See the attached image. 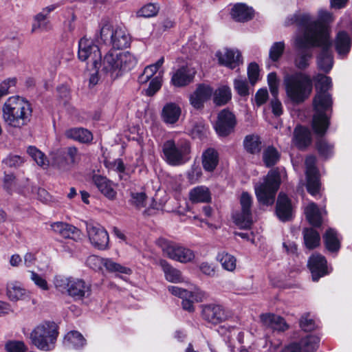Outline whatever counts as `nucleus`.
<instances>
[{
    "label": "nucleus",
    "instance_id": "obj_34",
    "mask_svg": "<svg viewBox=\"0 0 352 352\" xmlns=\"http://www.w3.org/2000/svg\"><path fill=\"white\" fill-rule=\"evenodd\" d=\"M351 44V38L346 32L340 31L338 33L336 40V49L340 56H344L349 52Z\"/></svg>",
    "mask_w": 352,
    "mask_h": 352
},
{
    "label": "nucleus",
    "instance_id": "obj_48",
    "mask_svg": "<svg viewBox=\"0 0 352 352\" xmlns=\"http://www.w3.org/2000/svg\"><path fill=\"white\" fill-rule=\"evenodd\" d=\"M27 152L38 166L43 168L48 166L49 163L45 155L37 148L30 146L28 148Z\"/></svg>",
    "mask_w": 352,
    "mask_h": 352
},
{
    "label": "nucleus",
    "instance_id": "obj_58",
    "mask_svg": "<svg viewBox=\"0 0 352 352\" xmlns=\"http://www.w3.org/2000/svg\"><path fill=\"white\" fill-rule=\"evenodd\" d=\"M267 82L270 92L274 98L278 94L279 80L275 72L270 73L267 76Z\"/></svg>",
    "mask_w": 352,
    "mask_h": 352
},
{
    "label": "nucleus",
    "instance_id": "obj_28",
    "mask_svg": "<svg viewBox=\"0 0 352 352\" xmlns=\"http://www.w3.org/2000/svg\"><path fill=\"white\" fill-rule=\"evenodd\" d=\"M114 49L120 50L127 47L130 45L131 38L124 28L116 27V31L110 40Z\"/></svg>",
    "mask_w": 352,
    "mask_h": 352
},
{
    "label": "nucleus",
    "instance_id": "obj_8",
    "mask_svg": "<svg viewBox=\"0 0 352 352\" xmlns=\"http://www.w3.org/2000/svg\"><path fill=\"white\" fill-rule=\"evenodd\" d=\"M58 335L57 324L47 321L36 326L30 334V339L38 349L48 351L54 348Z\"/></svg>",
    "mask_w": 352,
    "mask_h": 352
},
{
    "label": "nucleus",
    "instance_id": "obj_21",
    "mask_svg": "<svg viewBox=\"0 0 352 352\" xmlns=\"http://www.w3.org/2000/svg\"><path fill=\"white\" fill-rule=\"evenodd\" d=\"M215 56L220 65L230 69L235 68L241 62V53L236 50L224 48L217 51Z\"/></svg>",
    "mask_w": 352,
    "mask_h": 352
},
{
    "label": "nucleus",
    "instance_id": "obj_35",
    "mask_svg": "<svg viewBox=\"0 0 352 352\" xmlns=\"http://www.w3.org/2000/svg\"><path fill=\"white\" fill-rule=\"evenodd\" d=\"M7 296L12 301L23 300L30 298V293L16 283L8 285Z\"/></svg>",
    "mask_w": 352,
    "mask_h": 352
},
{
    "label": "nucleus",
    "instance_id": "obj_40",
    "mask_svg": "<svg viewBox=\"0 0 352 352\" xmlns=\"http://www.w3.org/2000/svg\"><path fill=\"white\" fill-rule=\"evenodd\" d=\"M217 261H219L222 267L228 272H234L236 267V258L231 254L223 251L217 255Z\"/></svg>",
    "mask_w": 352,
    "mask_h": 352
},
{
    "label": "nucleus",
    "instance_id": "obj_29",
    "mask_svg": "<svg viewBox=\"0 0 352 352\" xmlns=\"http://www.w3.org/2000/svg\"><path fill=\"white\" fill-rule=\"evenodd\" d=\"M293 143L298 148L302 149L306 148L311 143V133L305 127L298 126L294 131Z\"/></svg>",
    "mask_w": 352,
    "mask_h": 352
},
{
    "label": "nucleus",
    "instance_id": "obj_52",
    "mask_svg": "<svg viewBox=\"0 0 352 352\" xmlns=\"http://www.w3.org/2000/svg\"><path fill=\"white\" fill-rule=\"evenodd\" d=\"M48 15L43 13L41 10L34 16V23L33 24L32 31H36V29L42 30H48L50 29V23L47 20Z\"/></svg>",
    "mask_w": 352,
    "mask_h": 352
},
{
    "label": "nucleus",
    "instance_id": "obj_26",
    "mask_svg": "<svg viewBox=\"0 0 352 352\" xmlns=\"http://www.w3.org/2000/svg\"><path fill=\"white\" fill-rule=\"evenodd\" d=\"M94 182L100 192L107 198L113 200L116 198L117 192L114 184L107 178L101 175H95Z\"/></svg>",
    "mask_w": 352,
    "mask_h": 352
},
{
    "label": "nucleus",
    "instance_id": "obj_12",
    "mask_svg": "<svg viewBox=\"0 0 352 352\" xmlns=\"http://www.w3.org/2000/svg\"><path fill=\"white\" fill-rule=\"evenodd\" d=\"M316 29L315 32L317 40L318 41V47H321L322 50L318 56V66L320 69L328 72L333 67V56L330 50L331 43L327 39V31L324 27L321 25L314 26Z\"/></svg>",
    "mask_w": 352,
    "mask_h": 352
},
{
    "label": "nucleus",
    "instance_id": "obj_64",
    "mask_svg": "<svg viewBox=\"0 0 352 352\" xmlns=\"http://www.w3.org/2000/svg\"><path fill=\"white\" fill-rule=\"evenodd\" d=\"M317 149L321 155L327 157L332 153L333 146L322 139L317 142Z\"/></svg>",
    "mask_w": 352,
    "mask_h": 352
},
{
    "label": "nucleus",
    "instance_id": "obj_56",
    "mask_svg": "<svg viewBox=\"0 0 352 352\" xmlns=\"http://www.w3.org/2000/svg\"><path fill=\"white\" fill-rule=\"evenodd\" d=\"M163 72H160L158 75L155 76L149 83V86L146 90L148 96H151L159 91L162 85Z\"/></svg>",
    "mask_w": 352,
    "mask_h": 352
},
{
    "label": "nucleus",
    "instance_id": "obj_9",
    "mask_svg": "<svg viewBox=\"0 0 352 352\" xmlns=\"http://www.w3.org/2000/svg\"><path fill=\"white\" fill-rule=\"evenodd\" d=\"M54 285L60 292H66L76 300H81L90 294V287L82 279L56 275L54 278Z\"/></svg>",
    "mask_w": 352,
    "mask_h": 352
},
{
    "label": "nucleus",
    "instance_id": "obj_31",
    "mask_svg": "<svg viewBox=\"0 0 352 352\" xmlns=\"http://www.w3.org/2000/svg\"><path fill=\"white\" fill-rule=\"evenodd\" d=\"M254 11L252 8L248 7L245 3H236L231 10L232 17L237 21H247L252 19Z\"/></svg>",
    "mask_w": 352,
    "mask_h": 352
},
{
    "label": "nucleus",
    "instance_id": "obj_20",
    "mask_svg": "<svg viewBox=\"0 0 352 352\" xmlns=\"http://www.w3.org/2000/svg\"><path fill=\"white\" fill-rule=\"evenodd\" d=\"M308 266L311 272L312 279L317 281L320 277L329 274L327 260L320 254H314L309 259Z\"/></svg>",
    "mask_w": 352,
    "mask_h": 352
},
{
    "label": "nucleus",
    "instance_id": "obj_37",
    "mask_svg": "<svg viewBox=\"0 0 352 352\" xmlns=\"http://www.w3.org/2000/svg\"><path fill=\"white\" fill-rule=\"evenodd\" d=\"M160 265L164 273L166 279L171 283H181L184 280L182 272L173 267L166 261H161Z\"/></svg>",
    "mask_w": 352,
    "mask_h": 352
},
{
    "label": "nucleus",
    "instance_id": "obj_13",
    "mask_svg": "<svg viewBox=\"0 0 352 352\" xmlns=\"http://www.w3.org/2000/svg\"><path fill=\"white\" fill-rule=\"evenodd\" d=\"M168 292L173 295L182 299V308L190 313L195 311L194 302H202L207 298V294L198 287L192 290L183 289L177 286H168Z\"/></svg>",
    "mask_w": 352,
    "mask_h": 352
},
{
    "label": "nucleus",
    "instance_id": "obj_5",
    "mask_svg": "<svg viewBox=\"0 0 352 352\" xmlns=\"http://www.w3.org/2000/svg\"><path fill=\"white\" fill-rule=\"evenodd\" d=\"M315 111L312 120V128L318 135L322 136L329 125V113L332 108V99L328 92L318 91L313 99Z\"/></svg>",
    "mask_w": 352,
    "mask_h": 352
},
{
    "label": "nucleus",
    "instance_id": "obj_59",
    "mask_svg": "<svg viewBox=\"0 0 352 352\" xmlns=\"http://www.w3.org/2000/svg\"><path fill=\"white\" fill-rule=\"evenodd\" d=\"M7 352H26L28 347L22 341L12 340L6 344Z\"/></svg>",
    "mask_w": 352,
    "mask_h": 352
},
{
    "label": "nucleus",
    "instance_id": "obj_2",
    "mask_svg": "<svg viewBox=\"0 0 352 352\" xmlns=\"http://www.w3.org/2000/svg\"><path fill=\"white\" fill-rule=\"evenodd\" d=\"M283 85L286 96L294 104H300L310 96L313 84L309 76L301 72L285 74Z\"/></svg>",
    "mask_w": 352,
    "mask_h": 352
},
{
    "label": "nucleus",
    "instance_id": "obj_7",
    "mask_svg": "<svg viewBox=\"0 0 352 352\" xmlns=\"http://www.w3.org/2000/svg\"><path fill=\"white\" fill-rule=\"evenodd\" d=\"M313 27L306 29V31L300 32L296 35L294 45L298 50V54L295 58V65L299 69H305L309 65V62L312 57L311 48L318 45L316 32Z\"/></svg>",
    "mask_w": 352,
    "mask_h": 352
},
{
    "label": "nucleus",
    "instance_id": "obj_47",
    "mask_svg": "<svg viewBox=\"0 0 352 352\" xmlns=\"http://www.w3.org/2000/svg\"><path fill=\"white\" fill-rule=\"evenodd\" d=\"M261 141L257 135H249L244 140V147L245 150L252 154L257 153L261 151Z\"/></svg>",
    "mask_w": 352,
    "mask_h": 352
},
{
    "label": "nucleus",
    "instance_id": "obj_17",
    "mask_svg": "<svg viewBox=\"0 0 352 352\" xmlns=\"http://www.w3.org/2000/svg\"><path fill=\"white\" fill-rule=\"evenodd\" d=\"M86 230L92 245L99 250L107 248L109 234L102 226L91 222L86 223Z\"/></svg>",
    "mask_w": 352,
    "mask_h": 352
},
{
    "label": "nucleus",
    "instance_id": "obj_39",
    "mask_svg": "<svg viewBox=\"0 0 352 352\" xmlns=\"http://www.w3.org/2000/svg\"><path fill=\"white\" fill-rule=\"evenodd\" d=\"M304 243L307 248L309 250L318 247L320 244V236L313 228H305L303 230Z\"/></svg>",
    "mask_w": 352,
    "mask_h": 352
},
{
    "label": "nucleus",
    "instance_id": "obj_23",
    "mask_svg": "<svg viewBox=\"0 0 352 352\" xmlns=\"http://www.w3.org/2000/svg\"><path fill=\"white\" fill-rule=\"evenodd\" d=\"M276 212L283 221H289L292 217V206L287 196L283 192H280L278 196Z\"/></svg>",
    "mask_w": 352,
    "mask_h": 352
},
{
    "label": "nucleus",
    "instance_id": "obj_4",
    "mask_svg": "<svg viewBox=\"0 0 352 352\" xmlns=\"http://www.w3.org/2000/svg\"><path fill=\"white\" fill-rule=\"evenodd\" d=\"M286 176L285 169H272L263 179L254 185L256 198L262 204L272 205L281 179Z\"/></svg>",
    "mask_w": 352,
    "mask_h": 352
},
{
    "label": "nucleus",
    "instance_id": "obj_60",
    "mask_svg": "<svg viewBox=\"0 0 352 352\" xmlns=\"http://www.w3.org/2000/svg\"><path fill=\"white\" fill-rule=\"evenodd\" d=\"M236 331H237V329L235 327L228 324L221 325L218 329L219 333L222 336L228 338L229 340L234 339Z\"/></svg>",
    "mask_w": 352,
    "mask_h": 352
},
{
    "label": "nucleus",
    "instance_id": "obj_61",
    "mask_svg": "<svg viewBox=\"0 0 352 352\" xmlns=\"http://www.w3.org/2000/svg\"><path fill=\"white\" fill-rule=\"evenodd\" d=\"M30 279L38 288L45 291L49 289L47 282L43 276L34 272V271H30Z\"/></svg>",
    "mask_w": 352,
    "mask_h": 352
},
{
    "label": "nucleus",
    "instance_id": "obj_45",
    "mask_svg": "<svg viewBox=\"0 0 352 352\" xmlns=\"http://www.w3.org/2000/svg\"><path fill=\"white\" fill-rule=\"evenodd\" d=\"M232 97L231 90L227 86H221L214 92L213 101L219 106L226 104Z\"/></svg>",
    "mask_w": 352,
    "mask_h": 352
},
{
    "label": "nucleus",
    "instance_id": "obj_25",
    "mask_svg": "<svg viewBox=\"0 0 352 352\" xmlns=\"http://www.w3.org/2000/svg\"><path fill=\"white\" fill-rule=\"evenodd\" d=\"M212 94V89L207 85H199L197 89L190 96L191 105L196 108L202 107L204 102L208 100Z\"/></svg>",
    "mask_w": 352,
    "mask_h": 352
},
{
    "label": "nucleus",
    "instance_id": "obj_36",
    "mask_svg": "<svg viewBox=\"0 0 352 352\" xmlns=\"http://www.w3.org/2000/svg\"><path fill=\"white\" fill-rule=\"evenodd\" d=\"M189 199L192 203H206L211 199L209 189L204 186H197L189 192Z\"/></svg>",
    "mask_w": 352,
    "mask_h": 352
},
{
    "label": "nucleus",
    "instance_id": "obj_33",
    "mask_svg": "<svg viewBox=\"0 0 352 352\" xmlns=\"http://www.w3.org/2000/svg\"><path fill=\"white\" fill-rule=\"evenodd\" d=\"M219 163V155L214 148H208L202 154V166L206 171L212 172Z\"/></svg>",
    "mask_w": 352,
    "mask_h": 352
},
{
    "label": "nucleus",
    "instance_id": "obj_55",
    "mask_svg": "<svg viewBox=\"0 0 352 352\" xmlns=\"http://www.w3.org/2000/svg\"><path fill=\"white\" fill-rule=\"evenodd\" d=\"M285 50L284 42H276L271 46L269 52V58L273 62H276L279 60Z\"/></svg>",
    "mask_w": 352,
    "mask_h": 352
},
{
    "label": "nucleus",
    "instance_id": "obj_19",
    "mask_svg": "<svg viewBox=\"0 0 352 352\" xmlns=\"http://www.w3.org/2000/svg\"><path fill=\"white\" fill-rule=\"evenodd\" d=\"M234 115L227 109L222 110L218 115L214 129L220 136H227L234 131L236 125Z\"/></svg>",
    "mask_w": 352,
    "mask_h": 352
},
{
    "label": "nucleus",
    "instance_id": "obj_6",
    "mask_svg": "<svg viewBox=\"0 0 352 352\" xmlns=\"http://www.w3.org/2000/svg\"><path fill=\"white\" fill-rule=\"evenodd\" d=\"M162 158L168 164L182 166L190 160V143L184 138L167 140L162 146Z\"/></svg>",
    "mask_w": 352,
    "mask_h": 352
},
{
    "label": "nucleus",
    "instance_id": "obj_43",
    "mask_svg": "<svg viewBox=\"0 0 352 352\" xmlns=\"http://www.w3.org/2000/svg\"><path fill=\"white\" fill-rule=\"evenodd\" d=\"M327 249L330 252H337L340 249V241L336 231L332 228L327 230L324 236Z\"/></svg>",
    "mask_w": 352,
    "mask_h": 352
},
{
    "label": "nucleus",
    "instance_id": "obj_24",
    "mask_svg": "<svg viewBox=\"0 0 352 352\" xmlns=\"http://www.w3.org/2000/svg\"><path fill=\"white\" fill-rule=\"evenodd\" d=\"M181 114L182 109L177 104L168 102L164 106L161 116L164 123L173 125L177 122Z\"/></svg>",
    "mask_w": 352,
    "mask_h": 352
},
{
    "label": "nucleus",
    "instance_id": "obj_15",
    "mask_svg": "<svg viewBox=\"0 0 352 352\" xmlns=\"http://www.w3.org/2000/svg\"><path fill=\"white\" fill-rule=\"evenodd\" d=\"M252 197L248 192H243L240 197L241 211L233 214V219L235 224L240 228H250L252 219L251 207L252 205Z\"/></svg>",
    "mask_w": 352,
    "mask_h": 352
},
{
    "label": "nucleus",
    "instance_id": "obj_32",
    "mask_svg": "<svg viewBox=\"0 0 352 352\" xmlns=\"http://www.w3.org/2000/svg\"><path fill=\"white\" fill-rule=\"evenodd\" d=\"M192 79V75L189 69L182 67L173 73L171 78V83L177 87H181L189 84Z\"/></svg>",
    "mask_w": 352,
    "mask_h": 352
},
{
    "label": "nucleus",
    "instance_id": "obj_49",
    "mask_svg": "<svg viewBox=\"0 0 352 352\" xmlns=\"http://www.w3.org/2000/svg\"><path fill=\"white\" fill-rule=\"evenodd\" d=\"M116 31V28H113L112 23L108 19H102L100 24V38L104 41H106L113 36Z\"/></svg>",
    "mask_w": 352,
    "mask_h": 352
},
{
    "label": "nucleus",
    "instance_id": "obj_50",
    "mask_svg": "<svg viewBox=\"0 0 352 352\" xmlns=\"http://www.w3.org/2000/svg\"><path fill=\"white\" fill-rule=\"evenodd\" d=\"M263 159L266 166L270 167L274 165L278 161L279 153L275 148L268 146L263 151Z\"/></svg>",
    "mask_w": 352,
    "mask_h": 352
},
{
    "label": "nucleus",
    "instance_id": "obj_11",
    "mask_svg": "<svg viewBox=\"0 0 352 352\" xmlns=\"http://www.w3.org/2000/svg\"><path fill=\"white\" fill-rule=\"evenodd\" d=\"M158 243L164 254L173 261L187 263L193 261L195 258L193 250L180 243L168 241L165 239H160Z\"/></svg>",
    "mask_w": 352,
    "mask_h": 352
},
{
    "label": "nucleus",
    "instance_id": "obj_16",
    "mask_svg": "<svg viewBox=\"0 0 352 352\" xmlns=\"http://www.w3.org/2000/svg\"><path fill=\"white\" fill-rule=\"evenodd\" d=\"M201 316L204 320L213 324L223 322L230 316L221 305L214 303L202 305Z\"/></svg>",
    "mask_w": 352,
    "mask_h": 352
},
{
    "label": "nucleus",
    "instance_id": "obj_63",
    "mask_svg": "<svg viewBox=\"0 0 352 352\" xmlns=\"http://www.w3.org/2000/svg\"><path fill=\"white\" fill-rule=\"evenodd\" d=\"M104 258L95 255L89 256L86 261L87 265L96 271L102 268Z\"/></svg>",
    "mask_w": 352,
    "mask_h": 352
},
{
    "label": "nucleus",
    "instance_id": "obj_14",
    "mask_svg": "<svg viewBox=\"0 0 352 352\" xmlns=\"http://www.w3.org/2000/svg\"><path fill=\"white\" fill-rule=\"evenodd\" d=\"M78 58L82 61H88L93 68H97L101 60V53L95 42L86 37L82 38L78 42Z\"/></svg>",
    "mask_w": 352,
    "mask_h": 352
},
{
    "label": "nucleus",
    "instance_id": "obj_54",
    "mask_svg": "<svg viewBox=\"0 0 352 352\" xmlns=\"http://www.w3.org/2000/svg\"><path fill=\"white\" fill-rule=\"evenodd\" d=\"M103 266L111 272L129 274L131 272L129 268L122 266L109 258H104Z\"/></svg>",
    "mask_w": 352,
    "mask_h": 352
},
{
    "label": "nucleus",
    "instance_id": "obj_22",
    "mask_svg": "<svg viewBox=\"0 0 352 352\" xmlns=\"http://www.w3.org/2000/svg\"><path fill=\"white\" fill-rule=\"evenodd\" d=\"M62 155L65 160H62L60 156L56 157L53 160V164L60 169H67V165H76L81 159V154L78 152L77 148L69 146L65 149Z\"/></svg>",
    "mask_w": 352,
    "mask_h": 352
},
{
    "label": "nucleus",
    "instance_id": "obj_46",
    "mask_svg": "<svg viewBox=\"0 0 352 352\" xmlns=\"http://www.w3.org/2000/svg\"><path fill=\"white\" fill-rule=\"evenodd\" d=\"M187 129L190 134L195 138H201L206 133L207 128L202 120L193 119L189 122Z\"/></svg>",
    "mask_w": 352,
    "mask_h": 352
},
{
    "label": "nucleus",
    "instance_id": "obj_27",
    "mask_svg": "<svg viewBox=\"0 0 352 352\" xmlns=\"http://www.w3.org/2000/svg\"><path fill=\"white\" fill-rule=\"evenodd\" d=\"M261 320L265 327L273 331H284L288 328L285 320L274 314H263L261 316Z\"/></svg>",
    "mask_w": 352,
    "mask_h": 352
},
{
    "label": "nucleus",
    "instance_id": "obj_44",
    "mask_svg": "<svg viewBox=\"0 0 352 352\" xmlns=\"http://www.w3.org/2000/svg\"><path fill=\"white\" fill-rule=\"evenodd\" d=\"M65 343L68 346L79 349L85 344L86 341L80 333L76 331H72L65 336Z\"/></svg>",
    "mask_w": 352,
    "mask_h": 352
},
{
    "label": "nucleus",
    "instance_id": "obj_57",
    "mask_svg": "<svg viewBox=\"0 0 352 352\" xmlns=\"http://www.w3.org/2000/svg\"><path fill=\"white\" fill-rule=\"evenodd\" d=\"M16 79L15 78H9L0 83V99L9 94L12 89L15 87Z\"/></svg>",
    "mask_w": 352,
    "mask_h": 352
},
{
    "label": "nucleus",
    "instance_id": "obj_18",
    "mask_svg": "<svg viewBox=\"0 0 352 352\" xmlns=\"http://www.w3.org/2000/svg\"><path fill=\"white\" fill-rule=\"evenodd\" d=\"M316 159L314 156H308L305 160L307 189L313 196L320 192V182L318 172L316 167Z\"/></svg>",
    "mask_w": 352,
    "mask_h": 352
},
{
    "label": "nucleus",
    "instance_id": "obj_41",
    "mask_svg": "<svg viewBox=\"0 0 352 352\" xmlns=\"http://www.w3.org/2000/svg\"><path fill=\"white\" fill-rule=\"evenodd\" d=\"M164 62L163 57L160 58L155 63L146 66L142 74L138 78L140 84L146 83L160 69Z\"/></svg>",
    "mask_w": 352,
    "mask_h": 352
},
{
    "label": "nucleus",
    "instance_id": "obj_10",
    "mask_svg": "<svg viewBox=\"0 0 352 352\" xmlns=\"http://www.w3.org/2000/svg\"><path fill=\"white\" fill-rule=\"evenodd\" d=\"M333 17L332 14L324 10H320L318 12V19L314 20L308 13H296L289 17L286 21L287 25L295 24L301 31L305 32L306 29L312 28L314 30L316 28L314 27L321 25L325 28L327 34V39H329V30L326 23L333 21ZM314 32L316 30H314Z\"/></svg>",
    "mask_w": 352,
    "mask_h": 352
},
{
    "label": "nucleus",
    "instance_id": "obj_38",
    "mask_svg": "<svg viewBox=\"0 0 352 352\" xmlns=\"http://www.w3.org/2000/svg\"><path fill=\"white\" fill-rule=\"evenodd\" d=\"M306 217L309 222L314 226H320L322 223V212L317 205L313 202L309 204L305 209Z\"/></svg>",
    "mask_w": 352,
    "mask_h": 352
},
{
    "label": "nucleus",
    "instance_id": "obj_51",
    "mask_svg": "<svg viewBox=\"0 0 352 352\" xmlns=\"http://www.w3.org/2000/svg\"><path fill=\"white\" fill-rule=\"evenodd\" d=\"M159 9V6L155 3H147L137 11L136 16L144 18L153 17L158 13Z\"/></svg>",
    "mask_w": 352,
    "mask_h": 352
},
{
    "label": "nucleus",
    "instance_id": "obj_3",
    "mask_svg": "<svg viewBox=\"0 0 352 352\" xmlns=\"http://www.w3.org/2000/svg\"><path fill=\"white\" fill-rule=\"evenodd\" d=\"M137 63L136 58L129 52L109 51L104 57L100 74L111 79L118 77L122 71L133 69Z\"/></svg>",
    "mask_w": 352,
    "mask_h": 352
},
{
    "label": "nucleus",
    "instance_id": "obj_1",
    "mask_svg": "<svg viewBox=\"0 0 352 352\" xmlns=\"http://www.w3.org/2000/svg\"><path fill=\"white\" fill-rule=\"evenodd\" d=\"M3 120L8 126L21 128L30 121L32 109L25 98L19 96L9 97L2 107Z\"/></svg>",
    "mask_w": 352,
    "mask_h": 352
},
{
    "label": "nucleus",
    "instance_id": "obj_42",
    "mask_svg": "<svg viewBox=\"0 0 352 352\" xmlns=\"http://www.w3.org/2000/svg\"><path fill=\"white\" fill-rule=\"evenodd\" d=\"M320 338L314 335H309L302 338L298 344L300 352H314L318 347Z\"/></svg>",
    "mask_w": 352,
    "mask_h": 352
},
{
    "label": "nucleus",
    "instance_id": "obj_62",
    "mask_svg": "<svg viewBox=\"0 0 352 352\" xmlns=\"http://www.w3.org/2000/svg\"><path fill=\"white\" fill-rule=\"evenodd\" d=\"M61 236L64 238H69L77 240L80 239V232L77 228L67 223V227L64 228Z\"/></svg>",
    "mask_w": 352,
    "mask_h": 352
},
{
    "label": "nucleus",
    "instance_id": "obj_53",
    "mask_svg": "<svg viewBox=\"0 0 352 352\" xmlns=\"http://www.w3.org/2000/svg\"><path fill=\"white\" fill-rule=\"evenodd\" d=\"M314 80L316 82V92H327L329 89L331 87V79L323 74L316 75Z\"/></svg>",
    "mask_w": 352,
    "mask_h": 352
},
{
    "label": "nucleus",
    "instance_id": "obj_30",
    "mask_svg": "<svg viewBox=\"0 0 352 352\" xmlns=\"http://www.w3.org/2000/svg\"><path fill=\"white\" fill-rule=\"evenodd\" d=\"M65 135L69 139L81 143H89L93 140L92 133L89 130L81 127L69 129L65 131Z\"/></svg>",
    "mask_w": 352,
    "mask_h": 352
}]
</instances>
